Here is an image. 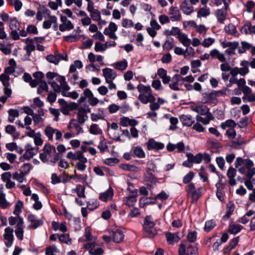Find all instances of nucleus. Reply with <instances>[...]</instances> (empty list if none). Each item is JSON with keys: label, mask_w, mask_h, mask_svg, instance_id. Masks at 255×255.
<instances>
[{"label": "nucleus", "mask_w": 255, "mask_h": 255, "mask_svg": "<svg viewBox=\"0 0 255 255\" xmlns=\"http://www.w3.org/2000/svg\"><path fill=\"white\" fill-rule=\"evenodd\" d=\"M253 161L249 158L243 159L237 157L235 163V166L238 171L246 177H253L255 175V167Z\"/></svg>", "instance_id": "obj_1"}, {"label": "nucleus", "mask_w": 255, "mask_h": 255, "mask_svg": "<svg viewBox=\"0 0 255 255\" xmlns=\"http://www.w3.org/2000/svg\"><path fill=\"white\" fill-rule=\"evenodd\" d=\"M136 88L139 93L138 99L142 104H146L148 102L155 100V98L152 94V89L149 85L145 86L140 84L137 86Z\"/></svg>", "instance_id": "obj_2"}, {"label": "nucleus", "mask_w": 255, "mask_h": 255, "mask_svg": "<svg viewBox=\"0 0 255 255\" xmlns=\"http://www.w3.org/2000/svg\"><path fill=\"white\" fill-rule=\"evenodd\" d=\"M155 223L151 216H147L144 219L142 225L145 235L150 238L154 237L157 234L155 227Z\"/></svg>", "instance_id": "obj_3"}, {"label": "nucleus", "mask_w": 255, "mask_h": 255, "mask_svg": "<svg viewBox=\"0 0 255 255\" xmlns=\"http://www.w3.org/2000/svg\"><path fill=\"white\" fill-rule=\"evenodd\" d=\"M156 168V165L152 162L149 163L146 168V171L143 175V180L147 186L151 187L152 184H156L158 181L157 178L153 174Z\"/></svg>", "instance_id": "obj_4"}, {"label": "nucleus", "mask_w": 255, "mask_h": 255, "mask_svg": "<svg viewBox=\"0 0 255 255\" xmlns=\"http://www.w3.org/2000/svg\"><path fill=\"white\" fill-rule=\"evenodd\" d=\"M202 189V187L196 188L195 185L193 183H189L185 188L186 196L191 199L192 202H195L198 200L201 196Z\"/></svg>", "instance_id": "obj_5"}, {"label": "nucleus", "mask_w": 255, "mask_h": 255, "mask_svg": "<svg viewBox=\"0 0 255 255\" xmlns=\"http://www.w3.org/2000/svg\"><path fill=\"white\" fill-rule=\"evenodd\" d=\"M178 253L179 255H198V249L187 242H182L179 245Z\"/></svg>", "instance_id": "obj_6"}, {"label": "nucleus", "mask_w": 255, "mask_h": 255, "mask_svg": "<svg viewBox=\"0 0 255 255\" xmlns=\"http://www.w3.org/2000/svg\"><path fill=\"white\" fill-rule=\"evenodd\" d=\"M44 133L48 138V140L53 141V134L55 135V139L58 141H62V133L57 128H54L51 126H47L44 130Z\"/></svg>", "instance_id": "obj_7"}, {"label": "nucleus", "mask_w": 255, "mask_h": 255, "mask_svg": "<svg viewBox=\"0 0 255 255\" xmlns=\"http://www.w3.org/2000/svg\"><path fill=\"white\" fill-rule=\"evenodd\" d=\"M58 103L61 106L60 111L65 115H68L70 111L77 109L78 104L75 103L68 104L64 99H60Z\"/></svg>", "instance_id": "obj_8"}, {"label": "nucleus", "mask_w": 255, "mask_h": 255, "mask_svg": "<svg viewBox=\"0 0 255 255\" xmlns=\"http://www.w3.org/2000/svg\"><path fill=\"white\" fill-rule=\"evenodd\" d=\"M96 242H90L84 245V248L88 250L90 255H102L104 253V249L101 247H97Z\"/></svg>", "instance_id": "obj_9"}, {"label": "nucleus", "mask_w": 255, "mask_h": 255, "mask_svg": "<svg viewBox=\"0 0 255 255\" xmlns=\"http://www.w3.org/2000/svg\"><path fill=\"white\" fill-rule=\"evenodd\" d=\"M52 150H55V147L49 144H46L43 149V152L40 153L39 158L44 163L48 161L49 159L51 157Z\"/></svg>", "instance_id": "obj_10"}, {"label": "nucleus", "mask_w": 255, "mask_h": 255, "mask_svg": "<svg viewBox=\"0 0 255 255\" xmlns=\"http://www.w3.org/2000/svg\"><path fill=\"white\" fill-rule=\"evenodd\" d=\"M45 59L49 63L55 65H58L62 60L65 61L68 60L67 54L62 55L58 52H55L54 54H49L46 57Z\"/></svg>", "instance_id": "obj_11"}, {"label": "nucleus", "mask_w": 255, "mask_h": 255, "mask_svg": "<svg viewBox=\"0 0 255 255\" xmlns=\"http://www.w3.org/2000/svg\"><path fill=\"white\" fill-rule=\"evenodd\" d=\"M13 233V229L10 227H7L4 230L3 237L4 240L5 245L7 248H10L13 244L14 240Z\"/></svg>", "instance_id": "obj_12"}, {"label": "nucleus", "mask_w": 255, "mask_h": 255, "mask_svg": "<svg viewBox=\"0 0 255 255\" xmlns=\"http://www.w3.org/2000/svg\"><path fill=\"white\" fill-rule=\"evenodd\" d=\"M137 190L134 189L131 191L129 195L123 198V202L128 207L133 206L137 201Z\"/></svg>", "instance_id": "obj_13"}, {"label": "nucleus", "mask_w": 255, "mask_h": 255, "mask_svg": "<svg viewBox=\"0 0 255 255\" xmlns=\"http://www.w3.org/2000/svg\"><path fill=\"white\" fill-rule=\"evenodd\" d=\"M61 23L59 25V29L61 32L69 31L73 29L74 25L72 22L68 20L66 16H60Z\"/></svg>", "instance_id": "obj_14"}, {"label": "nucleus", "mask_w": 255, "mask_h": 255, "mask_svg": "<svg viewBox=\"0 0 255 255\" xmlns=\"http://www.w3.org/2000/svg\"><path fill=\"white\" fill-rule=\"evenodd\" d=\"M117 29L118 26L116 24L113 22H111L108 27L104 29V33L106 35H108L110 38L116 40L118 38V37L115 34Z\"/></svg>", "instance_id": "obj_15"}, {"label": "nucleus", "mask_w": 255, "mask_h": 255, "mask_svg": "<svg viewBox=\"0 0 255 255\" xmlns=\"http://www.w3.org/2000/svg\"><path fill=\"white\" fill-rule=\"evenodd\" d=\"M190 109L192 111L198 113V115L203 116L211 114L209 109L204 105L193 104L190 106Z\"/></svg>", "instance_id": "obj_16"}, {"label": "nucleus", "mask_w": 255, "mask_h": 255, "mask_svg": "<svg viewBox=\"0 0 255 255\" xmlns=\"http://www.w3.org/2000/svg\"><path fill=\"white\" fill-rule=\"evenodd\" d=\"M102 72L106 82L113 81L117 76L116 72L114 70L109 68H104L102 70Z\"/></svg>", "instance_id": "obj_17"}, {"label": "nucleus", "mask_w": 255, "mask_h": 255, "mask_svg": "<svg viewBox=\"0 0 255 255\" xmlns=\"http://www.w3.org/2000/svg\"><path fill=\"white\" fill-rule=\"evenodd\" d=\"M114 194L113 189L110 187L106 191L100 193L99 199L103 202H107L112 200Z\"/></svg>", "instance_id": "obj_18"}, {"label": "nucleus", "mask_w": 255, "mask_h": 255, "mask_svg": "<svg viewBox=\"0 0 255 255\" xmlns=\"http://www.w3.org/2000/svg\"><path fill=\"white\" fill-rule=\"evenodd\" d=\"M147 149L148 150H158L162 149L164 147L163 143L156 141L153 138H150L146 142Z\"/></svg>", "instance_id": "obj_19"}, {"label": "nucleus", "mask_w": 255, "mask_h": 255, "mask_svg": "<svg viewBox=\"0 0 255 255\" xmlns=\"http://www.w3.org/2000/svg\"><path fill=\"white\" fill-rule=\"evenodd\" d=\"M25 152L23 154V157L26 159H30L38 152V147H32V146L27 143L25 146Z\"/></svg>", "instance_id": "obj_20"}, {"label": "nucleus", "mask_w": 255, "mask_h": 255, "mask_svg": "<svg viewBox=\"0 0 255 255\" xmlns=\"http://www.w3.org/2000/svg\"><path fill=\"white\" fill-rule=\"evenodd\" d=\"M180 8L186 15H190L194 11V7L188 0H183L180 5Z\"/></svg>", "instance_id": "obj_21"}, {"label": "nucleus", "mask_w": 255, "mask_h": 255, "mask_svg": "<svg viewBox=\"0 0 255 255\" xmlns=\"http://www.w3.org/2000/svg\"><path fill=\"white\" fill-rule=\"evenodd\" d=\"M168 13L170 15V19L172 21H179L182 19L181 14L177 7L171 6Z\"/></svg>", "instance_id": "obj_22"}, {"label": "nucleus", "mask_w": 255, "mask_h": 255, "mask_svg": "<svg viewBox=\"0 0 255 255\" xmlns=\"http://www.w3.org/2000/svg\"><path fill=\"white\" fill-rule=\"evenodd\" d=\"M27 219L30 223L28 226L29 229H35L43 225V221L41 220L37 219L36 217L34 215H28Z\"/></svg>", "instance_id": "obj_23"}, {"label": "nucleus", "mask_w": 255, "mask_h": 255, "mask_svg": "<svg viewBox=\"0 0 255 255\" xmlns=\"http://www.w3.org/2000/svg\"><path fill=\"white\" fill-rule=\"evenodd\" d=\"M237 174V170L233 167H230L227 172V176L228 178V183L231 186H235L237 184L235 177Z\"/></svg>", "instance_id": "obj_24"}, {"label": "nucleus", "mask_w": 255, "mask_h": 255, "mask_svg": "<svg viewBox=\"0 0 255 255\" xmlns=\"http://www.w3.org/2000/svg\"><path fill=\"white\" fill-rule=\"evenodd\" d=\"M78 122L75 119H72L70 121L68 126L67 129L69 130H72L73 129H75L76 132L75 133L76 135L79 134L80 133L83 132L82 128L79 125Z\"/></svg>", "instance_id": "obj_25"}, {"label": "nucleus", "mask_w": 255, "mask_h": 255, "mask_svg": "<svg viewBox=\"0 0 255 255\" xmlns=\"http://www.w3.org/2000/svg\"><path fill=\"white\" fill-rule=\"evenodd\" d=\"M51 15V11L50 10L46 8L45 7H42L38 9L36 13V19L38 21H40L42 20L43 18H46L48 17H50Z\"/></svg>", "instance_id": "obj_26"}, {"label": "nucleus", "mask_w": 255, "mask_h": 255, "mask_svg": "<svg viewBox=\"0 0 255 255\" xmlns=\"http://www.w3.org/2000/svg\"><path fill=\"white\" fill-rule=\"evenodd\" d=\"M66 157L70 160L79 161L81 159H83L85 157L84 156L83 152L80 150H77L74 152H68L67 154Z\"/></svg>", "instance_id": "obj_27"}, {"label": "nucleus", "mask_w": 255, "mask_h": 255, "mask_svg": "<svg viewBox=\"0 0 255 255\" xmlns=\"http://www.w3.org/2000/svg\"><path fill=\"white\" fill-rule=\"evenodd\" d=\"M195 119L197 122L204 125H207L210 123L211 121L214 120V118L211 113L203 116L197 115Z\"/></svg>", "instance_id": "obj_28"}, {"label": "nucleus", "mask_w": 255, "mask_h": 255, "mask_svg": "<svg viewBox=\"0 0 255 255\" xmlns=\"http://www.w3.org/2000/svg\"><path fill=\"white\" fill-rule=\"evenodd\" d=\"M87 9L90 13V16L93 20L96 21L100 19L101 17V12L98 9L94 8V4L87 6Z\"/></svg>", "instance_id": "obj_29"}, {"label": "nucleus", "mask_w": 255, "mask_h": 255, "mask_svg": "<svg viewBox=\"0 0 255 255\" xmlns=\"http://www.w3.org/2000/svg\"><path fill=\"white\" fill-rule=\"evenodd\" d=\"M179 119L184 126L191 127L195 122L191 115H182L180 116Z\"/></svg>", "instance_id": "obj_30"}, {"label": "nucleus", "mask_w": 255, "mask_h": 255, "mask_svg": "<svg viewBox=\"0 0 255 255\" xmlns=\"http://www.w3.org/2000/svg\"><path fill=\"white\" fill-rule=\"evenodd\" d=\"M165 237L168 244L170 245H174L180 239L177 233H171L168 232L165 234Z\"/></svg>", "instance_id": "obj_31"}, {"label": "nucleus", "mask_w": 255, "mask_h": 255, "mask_svg": "<svg viewBox=\"0 0 255 255\" xmlns=\"http://www.w3.org/2000/svg\"><path fill=\"white\" fill-rule=\"evenodd\" d=\"M25 43L26 46H25L23 49L26 51L27 55L29 56L31 55V52L34 51L35 49L34 40H32V38H27L25 39Z\"/></svg>", "instance_id": "obj_32"}, {"label": "nucleus", "mask_w": 255, "mask_h": 255, "mask_svg": "<svg viewBox=\"0 0 255 255\" xmlns=\"http://www.w3.org/2000/svg\"><path fill=\"white\" fill-rule=\"evenodd\" d=\"M182 77L179 74L175 75L172 79L171 82L169 84V87L174 91H179V82L181 80Z\"/></svg>", "instance_id": "obj_33"}, {"label": "nucleus", "mask_w": 255, "mask_h": 255, "mask_svg": "<svg viewBox=\"0 0 255 255\" xmlns=\"http://www.w3.org/2000/svg\"><path fill=\"white\" fill-rule=\"evenodd\" d=\"M24 228L23 221L20 220V222L17 224L16 228L14 231L17 238L20 241H22L23 239Z\"/></svg>", "instance_id": "obj_34"}, {"label": "nucleus", "mask_w": 255, "mask_h": 255, "mask_svg": "<svg viewBox=\"0 0 255 255\" xmlns=\"http://www.w3.org/2000/svg\"><path fill=\"white\" fill-rule=\"evenodd\" d=\"M210 56L212 58H217L219 61L221 62H225L226 61V59L224 54L221 53L217 49H213L210 51Z\"/></svg>", "instance_id": "obj_35"}, {"label": "nucleus", "mask_w": 255, "mask_h": 255, "mask_svg": "<svg viewBox=\"0 0 255 255\" xmlns=\"http://www.w3.org/2000/svg\"><path fill=\"white\" fill-rule=\"evenodd\" d=\"M246 82L244 78H240L238 79L236 77L231 76L229 79V83L227 85L228 87H231L234 84H237L239 88L242 86L246 84Z\"/></svg>", "instance_id": "obj_36"}, {"label": "nucleus", "mask_w": 255, "mask_h": 255, "mask_svg": "<svg viewBox=\"0 0 255 255\" xmlns=\"http://www.w3.org/2000/svg\"><path fill=\"white\" fill-rule=\"evenodd\" d=\"M77 118L78 123L80 124H84L88 119L86 111L84 109L81 108L78 109L77 114Z\"/></svg>", "instance_id": "obj_37"}, {"label": "nucleus", "mask_w": 255, "mask_h": 255, "mask_svg": "<svg viewBox=\"0 0 255 255\" xmlns=\"http://www.w3.org/2000/svg\"><path fill=\"white\" fill-rule=\"evenodd\" d=\"M186 156L191 163L196 164L201 163L203 158V155L201 153H199L195 156L192 153H187Z\"/></svg>", "instance_id": "obj_38"}, {"label": "nucleus", "mask_w": 255, "mask_h": 255, "mask_svg": "<svg viewBox=\"0 0 255 255\" xmlns=\"http://www.w3.org/2000/svg\"><path fill=\"white\" fill-rule=\"evenodd\" d=\"M202 96L204 103H215L217 101L214 92L203 93Z\"/></svg>", "instance_id": "obj_39"}, {"label": "nucleus", "mask_w": 255, "mask_h": 255, "mask_svg": "<svg viewBox=\"0 0 255 255\" xmlns=\"http://www.w3.org/2000/svg\"><path fill=\"white\" fill-rule=\"evenodd\" d=\"M165 102L164 99L162 98H158L157 102L153 101V102H149L150 103L149 108L151 111H157L159 109L160 105H163Z\"/></svg>", "instance_id": "obj_40"}, {"label": "nucleus", "mask_w": 255, "mask_h": 255, "mask_svg": "<svg viewBox=\"0 0 255 255\" xmlns=\"http://www.w3.org/2000/svg\"><path fill=\"white\" fill-rule=\"evenodd\" d=\"M47 18L48 19L44 20L42 25V27L45 29L50 28L52 24L57 22V18L55 15H50V17H48Z\"/></svg>", "instance_id": "obj_41"}, {"label": "nucleus", "mask_w": 255, "mask_h": 255, "mask_svg": "<svg viewBox=\"0 0 255 255\" xmlns=\"http://www.w3.org/2000/svg\"><path fill=\"white\" fill-rule=\"evenodd\" d=\"M241 31L246 34H255V25H252L250 22H248L242 27Z\"/></svg>", "instance_id": "obj_42"}, {"label": "nucleus", "mask_w": 255, "mask_h": 255, "mask_svg": "<svg viewBox=\"0 0 255 255\" xmlns=\"http://www.w3.org/2000/svg\"><path fill=\"white\" fill-rule=\"evenodd\" d=\"M177 38L184 46L189 47L191 43V39H189L187 35L185 33H181V34L177 36Z\"/></svg>", "instance_id": "obj_43"}, {"label": "nucleus", "mask_w": 255, "mask_h": 255, "mask_svg": "<svg viewBox=\"0 0 255 255\" xmlns=\"http://www.w3.org/2000/svg\"><path fill=\"white\" fill-rule=\"evenodd\" d=\"M226 10L225 8V9H219L215 12L218 20L221 23H224L227 16Z\"/></svg>", "instance_id": "obj_44"}, {"label": "nucleus", "mask_w": 255, "mask_h": 255, "mask_svg": "<svg viewBox=\"0 0 255 255\" xmlns=\"http://www.w3.org/2000/svg\"><path fill=\"white\" fill-rule=\"evenodd\" d=\"M52 227L54 231L59 230L63 233L66 232L67 230L66 223L65 222L59 224L58 222L53 221L52 222Z\"/></svg>", "instance_id": "obj_45"}, {"label": "nucleus", "mask_w": 255, "mask_h": 255, "mask_svg": "<svg viewBox=\"0 0 255 255\" xmlns=\"http://www.w3.org/2000/svg\"><path fill=\"white\" fill-rule=\"evenodd\" d=\"M111 236L112 238L113 241L115 243H120L122 242L124 238L123 233L119 231H112L111 233Z\"/></svg>", "instance_id": "obj_46"}, {"label": "nucleus", "mask_w": 255, "mask_h": 255, "mask_svg": "<svg viewBox=\"0 0 255 255\" xmlns=\"http://www.w3.org/2000/svg\"><path fill=\"white\" fill-rule=\"evenodd\" d=\"M243 228V226L240 224H231L229 225L228 231L232 234L236 235L239 233Z\"/></svg>", "instance_id": "obj_47"}, {"label": "nucleus", "mask_w": 255, "mask_h": 255, "mask_svg": "<svg viewBox=\"0 0 255 255\" xmlns=\"http://www.w3.org/2000/svg\"><path fill=\"white\" fill-rule=\"evenodd\" d=\"M249 62L247 61H243L241 62L240 65L242 67L239 68V70L241 76H245L249 73Z\"/></svg>", "instance_id": "obj_48"}, {"label": "nucleus", "mask_w": 255, "mask_h": 255, "mask_svg": "<svg viewBox=\"0 0 255 255\" xmlns=\"http://www.w3.org/2000/svg\"><path fill=\"white\" fill-rule=\"evenodd\" d=\"M235 210V205L233 202H229L226 206V213L224 216L223 219H228L230 216L233 214Z\"/></svg>", "instance_id": "obj_49"}, {"label": "nucleus", "mask_w": 255, "mask_h": 255, "mask_svg": "<svg viewBox=\"0 0 255 255\" xmlns=\"http://www.w3.org/2000/svg\"><path fill=\"white\" fill-rule=\"evenodd\" d=\"M120 167L121 169L128 171L136 172L140 170L139 167L129 164H121Z\"/></svg>", "instance_id": "obj_50"}, {"label": "nucleus", "mask_w": 255, "mask_h": 255, "mask_svg": "<svg viewBox=\"0 0 255 255\" xmlns=\"http://www.w3.org/2000/svg\"><path fill=\"white\" fill-rule=\"evenodd\" d=\"M133 153L135 156L139 158H143L145 157V154L143 149L138 146L132 148Z\"/></svg>", "instance_id": "obj_51"}, {"label": "nucleus", "mask_w": 255, "mask_h": 255, "mask_svg": "<svg viewBox=\"0 0 255 255\" xmlns=\"http://www.w3.org/2000/svg\"><path fill=\"white\" fill-rule=\"evenodd\" d=\"M13 179L16 180L19 183H23L26 181L25 175L19 171H15L12 174Z\"/></svg>", "instance_id": "obj_52"}, {"label": "nucleus", "mask_w": 255, "mask_h": 255, "mask_svg": "<svg viewBox=\"0 0 255 255\" xmlns=\"http://www.w3.org/2000/svg\"><path fill=\"white\" fill-rule=\"evenodd\" d=\"M210 14V8L207 7V6L199 8L197 12V16L198 18L202 17H206Z\"/></svg>", "instance_id": "obj_53"}, {"label": "nucleus", "mask_w": 255, "mask_h": 255, "mask_svg": "<svg viewBox=\"0 0 255 255\" xmlns=\"http://www.w3.org/2000/svg\"><path fill=\"white\" fill-rule=\"evenodd\" d=\"M8 120L10 123H13L15 118L18 117L19 114L18 110L15 109H9L8 111Z\"/></svg>", "instance_id": "obj_54"}, {"label": "nucleus", "mask_w": 255, "mask_h": 255, "mask_svg": "<svg viewBox=\"0 0 255 255\" xmlns=\"http://www.w3.org/2000/svg\"><path fill=\"white\" fill-rule=\"evenodd\" d=\"M115 68L118 70L124 71L127 69L128 66V63L127 60L118 61L115 64Z\"/></svg>", "instance_id": "obj_55"}, {"label": "nucleus", "mask_w": 255, "mask_h": 255, "mask_svg": "<svg viewBox=\"0 0 255 255\" xmlns=\"http://www.w3.org/2000/svg\"><path fill=\"white\" fill-rule=\"evenodd\" d=\"M254 211L250 210L248 211L246 214L242 217L239 218L238 220V222L243 224H246L249 221L248 217H251L253 215H254Z\"/></svg>", "instance_id": "obj_56"}, {"label": "nucleus", "mask_w": 255, "mask_h": 255, "mask_svg": "<svg viewBox=\"0 0 255 255\" xmlns=\"http://www.w3.org/2000/svg\"><path fill=\"white\" fill-rule=\"evenodd\" d=\"M59 241L62 243L67 245H71L72 244V239L68 234L64 233L60 235Z\"/></svg>", "instance_id": "obj_57"}, {"label": "nucleus", "mask_w": 255, "mask_h": 255, "mask_svg": "<svg viewBox=\"0 0 255 255\" xmlns=\"http://www.w3.org/2000/svg\"><path fill=\"white\" fill-rule=\"evenodd\" d=\"M58 82L60 84L61 89L63 91H67L70 90V87L67 85L64 76L59 77Z\"/></svg>", "instance_id": "obj_58"}, {"label": "nucleus", "mask_w": 255, "mask_h": 255, "mask_svg": "<svg viewBox=\"0 0 255 255\" xmlns=\"http://www.w3.org/2000/svg\"><path fill=\"white\" fill-rule=\"evenodd\" d=\"M174 46V39L173 38L166 39L162 46L163 49L166 51L170 50Z\"/></svg>", "instance_id": "obj_59"}, {"label": "nucleus", "mask_w": 255, "mask_h": 255, "mask_svg": "<svg viewBox=\"0 0 255 255\" xmlns=\"http://www.w3.org/2000/svg\"><path fill=\"white\" fill-rule=\"evenodd\" d=\"M87 162V158L85 157L83 159H81L77 163L76 167L78 170L81 171H84L86 168V163Z\"/></svg>", "instance_id": "obj_60"}, {"label": "nucleus", "mask_w": 255, "mask_h": 255, "mask_svg": "<svg viewBox=\"0 0 255 255\" xmlns=\"http://www.w3.org/2000/svg\"><path fill=\"white\" fill-rule=\"evenodd\" d=\"M99 203L97 199H91L87 202V208L90 210H93L98 208Z\"/></svg>", "instance_id": "obj_61"}, {"label": "nucleus", "mask_w": 255, "mask_h": 255, "mask_svg": "<svg viewBox=\"0 0 255 255\" xmlns=\"http://www.w3.org/2000/svg\"><path fill=\"white\" fill-rule=\"evenodd\" d=\"M89 132L92 134H100L102 133V130L98 125L93 124L90 126Z\"/></svg>", "instance_id": "obj_62"}, {"label": "nucleus", "mask_w": 255, "mask_h": 255, "mask_svg": "<svg viewBox=\"0 0 255 255\" xmlns=\"http://www.w3.org/2000/svg\"><path fill=\"white\" fill-rule=\"evenodd\" d=\"M75 190L79 197L84 198L86 197L85 194V187L84 186L79 184L77 186Z\"/></svg>", "instance_id": "obj_63"}, {"label": "nucleus", "mask_w": 255, "mask_h": 255, "mask_svg": "<svg viewBox=\"0 0 255 255\" xmlns=\"http://www.w3.org/2000/svg\"><path fill=\"white\" fill-rule=\"evenodd\" d=\"M215 226L216 223L213 220L207 221L205 223L204 230L206 232H209L213 230Z\"/></svg>", "instance_id": "obj_64"}]
</instances>
